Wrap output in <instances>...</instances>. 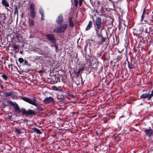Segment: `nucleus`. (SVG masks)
<instances>
[{
  "label": "nucleus",
  "instance_id": "nucleus-1",
  "mask_svg": "<svg viewBox=\"0 0 153 153\" xmlns=\"http://www.w3.org/2000/svg\"><path fill=\"white\" fill-rule=\"evenodd\" d=\"M9 104L13 107L16 111L18 112H22L23 115H25L26 116L30 115H34L35 113L34 111L31 109L26 110L24 108H21L20 109L18 105L15 102H14L11 101H8Z\"/></svg>",
  "mask_w": 153,
  "mask_h": 153
},
{
  "label": "nucleus",
  "instance_id": "nucleus-2",
  "mask_svg": "<svg viewBox=\"0 0 153 153\" xmlns=\"http://www.w3.org/2000/svg\"><path fill=\"white\" fill-rule=\"evenodd\" d=\"M101 21V19L99 17L97 18L95 20L94 26L97 33H100L104 28V24Z\"/></svg>",
  "mask_w": 153,
  "mask_h": 153
},
{
  "label": "nucleus",
  "instance_id": "nucleus-3",
  "mask_svg": "<svg viewBox=\"0 0 153 153\" xmlns=\"http://www.w3.org/2000/svg\"><path fill=\"white\" fill-rule=\"evenodd\" d=\"M67 26V24H64L59 27L55 28L53 30V32L58 33H63L66 29Z\"/></svg>",
  "mask_w": 153,
  "mask_h": 153
},
{
  "label": "nucleus",
  "instance_id": "nucleus-4",
  "mask_svg": "<svg viewBox=\"0 0 153 153\" xmlns=\"http://www.w3.org/2000/svg\"><path fill=\"white\" fill-rule=\"evenodd\" d=\"M22 99L25 101L28 102V103L34 105L36 106H38V105L35 102L36 101V98H33V100H31L30 98L26 97H22Z\"/></svg>",
  "mask_w": 153,
  "mask_h": 153
},
{
  "label": "nucleus",
  "instance_id": "nucleus-5",
  "mask_svg": "<svg viewBox=\"0 0 153 153\" xmlns=\"http://www.w3.org/2000/svg\"><path fill=\"white\" fill-rule=\"evenodd\" d=\"M35 5L33 4H31L30 5V15L32 18H34L36 15V13L34 10Z\"/></svg>",
  "mask_w": 153,
  "mask_h": 153
},
{
  "label": "nucleus",
  "instance_id": "nucleus-6",
  "mask_svg": "<svg viewBox=\"0 0 153 153\" xmlns=\"http://www.w3.org/2000/svg\"><path fill=\"white\" fill-rule=\"evenodd\" d=\"M145 135L148 137H150L153 134V130L151 128H149L144 130Z\"/></svg>",
  "mask_w": 153,
  "mask_h": 153
},
{
  "label": "nucleus",
  "instance_id": "nucleus-7",
  "mask_svg": "<svg viewBox=\"0 0 153 153\" xmlns=\"http://www.w3.org/2000/svg\"><path fill=\"white\" fill-rule=\"evenodd\" d=\"M46 36L50 40L52 43H54L55 42V39L52 35L47 34L46 35Z\"/></svg>",
  "mask_w": 153,
  "mask_h": 153
},
{
  "label": "nucleus",
  "instance_id": "nucleus-8",
  "mask_svg": "<svg viewBox=\"0 0 153 153\" xmlns=\"http://www.w3.org/2000/svg\"><path fill=\"white\" fill-rule=\"evenodd\" d=\"M45 104H48L54 102L53 98L51 97L46 98L43 101Z\"/></svg>",
  "mask_w": 153,
  "mask_h": 153
},
{
  "label": "nucleus",
  "instance_id": "nucleus-9",
  "mask_svg": "<svg viewBox=\"0 0 153 153\" xmlns=\"http://www.w3.org/2000/svg\"><path fill=\"white\" fill-rule=\"evenodd\" d=\"M56 22L59 25L62 24L63 22V18L62 15L59 16L56 20Z\"/></svg>",
  "mask_w": 153,
  "mask_h": 153
},
{
  "label": "nucleus",
  "instance_id": "nucleus-10",
  "mask_svg": "<svg viewBox=\"0 0 153 153\" xmlns=\"http://www.w3.org/2000/svg\"><path fill=\"white\" fill-rule=\"evenodd\" d=\"M100 33H97L98 37V42L99 44H101L104 41H105L104 39L102 37L101 35L100 34Z\"/></svg>",
  "mask_w": 153,
  "mask_h": 153
},
{
  "label": "nucleus",
  "instance_id": "nucleus-11",
  "mask_svg": "<svg viewBox=\"0 0 153 153\" xmlns=\"http://www.w3.org/2000/svg\"><path fill=\"white\" fill-rule=\"evenodd\" d=\"M13 39L15 40L16 41L19 42L21 41L22 37L21 36H16L13 37Z\"/></svg>",
  "mask_w": 153,
  "mask_h": 153
},
{
  "label": "nucleus",
  "instance_id": "nucleus-12",
  "mask_svg": "<svg viewBox=\"0 0 153 153\" xmlns=\"http://www.w3.org/2000/svg\"><path fill=\"white\" fill-rule=\"evenodd\" d=\"M14 92L12 91L10 92L5 91L4 93V94L6 97H8L12 95H14Z\"/></svg>",
  "mask_w": 153,
  "mask_h": 153
},
{
  "label": "nucleus",
  "instance_id": "nucleus-13",
  "mask_svg": "<svg viewBox=\"0 0 153 153\" xmlns=\"http://www.w3.org/2000/svg\"><path fill=\"white\" fill-rule=\"evenodd\" d=\"M1 2L2 4L5 7H8L9 6V4L6 0H2Z\"/></svg>",
  "mask_w": 153,
  "mask_h": 153
},
{
  "label": "nucleus",
  "instance_id": "nucleus-14",
  "mask_svg": "<svg viewBox=\"0 0 153 153\" xmlns=\"http://www.w3.org/2000/svg\"><path fill=\"white\" fill-rule=\"evenodd\" d=\"M68 21L69 22V26L72 27H73L74 25L72 18L70 17Z\"/></svg>",
  "mask_w": 153,
  "mask_h": 153
},
{
  "label": "nucleus",
  "instance_id": "nucleus-15",
  "mask_svg": "<svg viewBox=\"0 0 153 153\" xmlns=\"http://www.w3.org/2000/svg\"><path fill=\"white\" fill-rule=\"evenodd\" d=\"M149 94H142L141 97L142 98H148V100H149Z\"/></svg>",
  "mask_w": 153,
  "mask_h": 153
},
{
  "label": "nucleus",
  "instance_id": "nucleus-16",
  "mask_svg": "<svg viewBox=\"0 0 153 153\" xmlns=\"http://www.w3.org/2000/svg\"><path fill=\"white\" fill-rule=\"evenodd\" d=\"M92 25V22L91 21L89 22V23L88 24V25L87 26L86 28V30H89L90 28H91V27Z\"/></svg>",
  "mask_w": 153,
  "mask_h": 153
},
{
  "label": "nucleus",
  "instance_id": "nucleus-17",
  "mask_svg": "<svg viewBox=\"0 0 153 153\" xmlns=\"http://www.w3.org/2000/svg\"><path fill=\"white\" fill-rule=\"evenodd\" d=\"M29 25L30 26H33L34 25V22L32 19H29Z\"/></svg>",
  "mask_w": 153,
  "mask_h": 153
},
{
  "label": "nucleus",
  "instance_id": "nucleus-18",
  "mask_svg": "<svg viewBox=\"0 0 153 153\" xmlns=\"http://www.w3.org/2000/svg\"><path fill=\"white\" fill-rule=\"evenodd\" d=\"M34 131L39 134H41V132L38 129L36 128H34Z\"/></svg>",
  "mask_w": 153,
  "mask_h": 153
},
{
  "label": "nucleus",
  "instance_id": "nucleus-19",
  "mask_svg": "<svg viewBox=\"0 0 153 153\" xmlns=\"http://www.w3.org/2000/svg\"><path fill=\"white\" fill-rule=\"evenodd\" d=\"M152 19L149 20L147 22V23L150 25H153V18Z\"/></svg>",
  "mask_w": 153,
  "mask_h": 153
},
{
  "label": "nucleus",
  "instance_id": "nucleus-20",
  "mask_svg": "<svg viewBox=\"0 0 153 153\" xmlns=\"http://www.w3.org/2000/svg\"><path fill=\"white\" fill-rule=\"evenodd\" d=\"M15 130L18 134H20L22 132L21 130L20 129H18L17 128H16Z\"/></svg>",
  "mask_w": 153,
  "mask_h": 153
},
{
  "label": "nucleus",
  "instance_id": "nucleus-21",
  "mask_svg": "<svg viewBox=\"0 0 153 153\" xmlns=\"http://www.w3.org/2000/svg\"><path fill=\"white\" fill-rule=\"evenodd\" d=\"M84 68L82 67V68H80L78 70V71L77 72V73L78 74H79L82 71H83L84 70Z\"/></svg>",
  "mask_w": 153,
  "mask_h": 153
},
{
  "label": "nucleus",
  "instance_id": "nucleus-22",
  "mask_svg": "<svg viewBox=\"0 0 153 153\" xmlns=\"http://www.w3.org/2000/svg\"><path fill=\"white\" fill-rule=\"evenodd\" d=\"M1 76L4 80H6L7 79V77L6 75L3 74L1 75Z\"/></svg>",
  "mask_w": 153,
  "mask_h": 153
},
{
  "label": "nucleus",
  "instance_id": "nucleus-23",
  "mask_svg": "<svg viewBox=\"0 0 153 153\" xmlns=\"http://www.w3.org/2000/svg\"><path fill=\"white\" fill-rule=\"evenodd\" d=\"M18 61L20 63H22L24 62V60L23 58H19Z\"/></svg>",
  "mask_w": 153,
  "mask_h": 153
},
{
  "label": "nucleus",
  "instance_id": "nucleus-24",
  "mask_svg": "<svg viewBox=\"0 0 153 153\" xmlns=\"http://www.w3.org/2000/svg\"><path fill=\"white\" fill-rule=\"evenodd\" d=\"M153 96V90H152L151 94H149V100L151 99V98Z\"/></svg>",
  "mask_w": 153,
  "mask_h": 153
},
{
  "label": "nucleus",
  "instance_id": "nucleus-25",
  "mask_svg": "<svg viewBox=\"0 0 153 153\" xmlns=\"http://www.w3.org/2000/svg\"><path fill=\"white\" fill-rule=\"evenodd\" d=\"M52 89L55 91H56L58 90V88H57L55 86H53L52 87Z\"/></svg>",
  "mask_w": 153,
  "mask_h": 153
},
{
  "label": "nucleus",
  "instance_id": "nucleus-26",
  "mask_svg": "<svg viewBox=\"0 0 153 153\" xmlns=\"http://www.w3.org/2000/svg\"><path fill=\"white\" fill-rule=\"evenodd\" d=\"M128 67L130 69L134 68H135V67L134 66V65H132V64H131V65L129 64L128 65Z\"/></svg>",
  "mask_w": 153,
  "mask_h": 153
},
{
  "label": "nucleus",
  "instance_id": "nucleus-27",
  "mask_svg": "<svg viewBox=\"0 0 153 153\" xmlns=\"http://www.w3.org/2000/svg\"><path fill=\"white\" fill-rule=\"evenodd\" d=\"M75 6L76 7H77L78 5V0H74Z\"/></svg>",
  "mask_w": 153,
  "mask_h": 153
},
{
  "label": "nucleus",
  "instance_id": "nucleus-28",
  "mask_svg": "<svg viewBox=\"0 0 153 153\" xmlns=\"http://www.w3.org/2000/svg\"><path fill=\"white\" fill-rule=\"evenodd\" d=\"M24 64L25 65H27L28 66H30V64H28V62L26 60H25Z\"/></svg>",
  "mask_w": 153,
  "mask_h": 153
},
{
  "label": "nucleus",
  "instance_id": "nucleus-29",
  "mask_svg": "<svg viewBox=\"0 0 153 153\" xmlns=\"http://www.w3.org/2000/svg\"><path fill=\"white\" fill-rule=\"evenodd\" d=\"M83 1V0H79V4L80 6H81L82 5V3Z\"/></svg>",
  "mask_w": 153,
  "mask_h": 153
},
{
  "label": "nucleus",
  "instance_id": "nucleus-30",
  "mask_svg": "<svg viewBox=\"0 0 153 153\" xmlns=\"http://www.w3.org/2000/svg\"><path fill=\"white\" fill-rule=\"evenodd\" d=\"M39 13L41 14V16L43 15V12L42 9H40Z\"/></svg>",
  "mask_w": 153,
  "mask_h": 153
},
{
  "label": "nucleus",
  "instance_id": "nucleus-31",
  "mask_svg": "<svg viewBox=\"0 0 153 153\" xmlns=\"http://www.w3.org/2000/svg\"><path fill=\"white\" fill-rule=\"evenodd\" d=\"M13 48H14V49L15 50H17L18 49V46L16 45H14L13 46Z\"/></svg>",
  "mask_w": 153,
  "mask_h": 153
},
{
  "label": "nucleus",
  "instance_id": "nucleus-32",
  "mask_svg": "<svg viewBox=\"0 0 153 153\" xmlns=\"http://www.w3.org/2000/svg\"><path fill=\"white\" fill-rule=\"evenodd\" d=\"M145 18V16L144 14H143L141 16V21H142Z\"/></svg>",
  "mask_w": 153,
  "mask_h": 153
},
{
  "label": "nucleus",
  "instance_id": "nucleus-33",
  "mask_svg": "<svg viewBox=\"0 0 153 153\" xmlns=\"http://www.w3.org/2000/svg\"><path fill=\"white\" fill-rule=\"evenodd\" d=\"M56 91H61V92H62V89H58V90H57Z\"/></svg>",
  "mask_w": 153,
  "mask_h": 153
},
{
  "label": "nucleus",
  "instance_id": "nucleus-34",
  "mask_svg": "<svg viewBox=\"0 0 153 153\" xmlns=\"http://www.w3.org/2000/svg\"><path fill=\"white\" fill-rule=\"evenodd\" d=\"M145 14H146V10L145 9H144L143 11V14H144V15Z\"/></svg>",
  "mask_w": 153,
  "mask_h": 153
},
{
  "label": "nucleus",
  "instance_id": "nucleus-35",
  "mask_svg": "<svg viewBox=\"0 0 153 153\" xmlns=\"http://www.w3.org/2000/svg\"><path fill=\"white\" fill-rule=\"evenodd\" d=\"M17 7H16V8H15V13H16V12H17Z\"/></svg>",
  "mask_w": 153,
  "mask_h": 153
},
{
  "label": "nucleus",
  "instance_id": "nucleus-36",
  "mask_svg": "<svg viewBox=\"0 0 153 153\" xmlns=\"http://www.w3.org/2000/svg\"><path fill=\"white\" fill-rule=\"evenodd\" d=\"M42 16V17H41V19L42 20H43L44 19L43 18V16Z\"/></svg>",
  "mask_w": 153,
  "mask_h": 153
},
{
  "label": "nucleus",
  "instance_id": "nucleus-37",
  "mask_svg": "<svg viewBox=\"0 0 153 153\" xmlns=\"http://www.w3.org/2000/svg\"><path fill=\"white\" fill-rule=\"evenodd\" d=\"M148 21H147L146 20H144V22H146L147 23V22Z\"/></svg>",
  "mask_w": 153,
  "mask_h": 153
}]
</instances>
